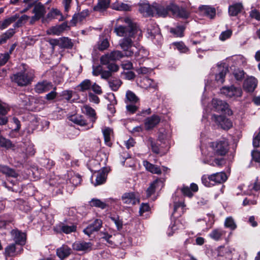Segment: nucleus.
Returning a JSON list of instances; mask_svg holds the SVG:
<instances>
[{
	"label": "nucleus",
	"mask_w": 260,
	"mask_h": 260,
	"mask_svg": "<svg viewBox=\"0 0 260 260\" xmlns=\"http://www.w3.org/2000/svg\"><path fill=\"white\" fill-rule=\"evenodd\" d=\"M171 3L169 5L155 4L153 5L154 11L159 16L166 17L169 11H171Z\"/></svg>",
	"instance_id": "nucleus-18"
},
{
	"label": "nucleus",
	"mask_w": 260,
	"mask_h": 260,
	"mask_svg": "<svg viewBox=\"0 0 260 260\" xmlns=\"http://www.w3.org/2000/svg\"><path fill=\"white\" fill-rule=\"evenodd\" d=\"M109 46V43L107 39L102 40L99 45V49L100 50H104L108 48Z\"/></svg>",
	"instance_id": "nucleus-64"
},
{
	"label": "nucleus",
	"mask_w": 260,
	"mask_h": 260,
	"mask_svg": "<svg viewBox=\"0 0 260 260\" xmlns=\"http://www.w3.org/2000/svg\"><path fill=\"white\" fill-rule=\"evenodd\" d=\"M211 119L212 121H214L217 125L223 129H228L232 126V123L231 120L223 116L213 114L212 116Z\"/></svg>",
	"instance_id": "nucleus-7"
},
{
	"label": "nucleus",
	"mask_w": 260,
	"mask_h": 260,
	"mask_svg": "<svg viewBox=\"0 0 260 260\" xmlns=\"http://www.w3.org/2000/svg\"><path fill=\"white\" fill-rule=\"evenodd\" d=\"M17 16H13L8 19H5L3 22H0V29L3 30L6 28H7L8 26H9L12 23L14 22Z\"/></svg>",
	"instance_id": "nucleus-50"
},
{
	"label": "nucleus",
	"mask_w": 260,
	"mask_h": 260,
	"mask_svg": "<svg viewBox=\"0 0 260 260\" xmlns=\"http://www.w3.org/2000/svg\"><path fill=\"white\" fill-rule=\"evenodd\" d=\"M200 13L210 19H214L216 15V10L209 6H202L199 7Z\"/></svg>",
	"instance_id": "nucleus-17"
},
{
	"label": "nucleus",
	"mask_w": 260,
	"mask_h": 260,
	"mask_svg": "<svg viewBox=\"0 0 260 260\" xmlns=\"http://www.w3.org/2000/svg\"><path fill=\"white\" fill-rule=\"evenodd\" d=\"M173 45H174L180 53H185L189 51L188 48L182 42H174L173 43Z\"/></svg>",
	"instance_id": "nucleus-49"
},
{
	"label": "nucleus",
	"mask_w": 260,
	"mask_h": 260,
	"mask_svg": "<svg viewBox=\"0 0 260 260\" xmlns=\"http://www.w3.org/2000/svg\"><path fill=\"white\" fill-rule=\"evenodd\" d=\"M232 34V31L231 29H228L225 31H222L220 36L219 39L222 41L226 40L230 38Z\"/></svg>",
	"instance_id": "nucleus-61"
},
{
	"label": "nucleus",
	"mask_w": 260,
	"mask_h": 260,
	"mask_svg": "<svg viewBox=\"0 0 260 260\" xmlns=\"http://www.w3.org/2000/svg\"><path fill=\"white\" fill-rule=\"evenodd\" d=\"M60 16V18L59 19V21H62L64 19L63 16L62 15L60 11L57 9H52L47 14V18L49 19L56 18L57 16Z\"/></svg>",
	"instance_id": "nucleus-41"
},
{
	"label": "nucleus",
	"mask_w": 260,
	"mask_h": 260,
	"mask_svg": "<svg viewBox=\"0 0 260 260\" xmlns=\"http://www.w3.org/2000/svg\"><path fill=\"white\" fill-rule=\"evenodd\" d=\"M161 142L160 140L155 141L151 138H148L147 140V144L151 148L152 151L156 154H159L161 155L165 154L166 152V150L163 149L162 146H160Z\"/></svg>",
	"instance_id": "nucleus-9"
},
{
	"label": "nucleus",
	"mask_w": 260,
	"mask_h": 260,
	"mask_svg": "<svg viewBox=\"0 0 260 260\" xmlns=\"http://www.w3.org/2000/svg\"><path fill=\"white\" fill-rule=\"evenodd\" d=\"M202 182L203 184L207 187H210L211 185H213L212 181L210 180V175H203L202 177Z\"/></svg>",
	"instance_id": "nucleus-63"
},
{
	"label": "nucleus",
	"mask_w": 260,
	"mask_h": 260,
	"mask_svg": "<svg viewBox=\"0 0 260 260\" xmlns=\"http://www.w3.org/2000/svg\"><path fill=\"white\" fill-rule=\"evenodd\" d=\"M160 121V118L158 116L153 115L147 118L145 122L146 129H150L155 126Z\"/></svg>",
	"instance_id": "nucleus-28"
},
{
	"label": "nucleus",
	"mask_w": 260,
	"mask_h": 260,
	"mask_svg": "<svg viewBox=\"0 0 260 260\" xmlns=\"http://www.w3.org/2000/svg\"><path fill=\"white\" fill-rule=\"evenodd\" d=\"M205 156V158L203 159V162L205 164H208L212 166H221L224 164V159L222 158L213 159V157Z\"/></svg>",
	"instance_id": "nucleus-30"
},
{
	"label": "nucleus",
	"mask_w": 260,
	"mask_h": 260,
	"mask_svg": "<svg viewBox=\"0 0 260 260\" xmlns=\"http://www.w3.org/2000/svg\"><path fill=\"white\" fill-rule=\"evenodd\" d=\"M29 16L26 15H22L17 21L14 25V27H19L21 26L24 23L26 22L29 19Z\"/></svg>",
	"instance_id": "nucleus-62"
},
{
	"label": "nucleus",
	"mask_w": 260,
	"mask_h": 260,
	"mask_svg": "<svg viewBox=\"0 0 260 260\" xmlns=\"http://www.w3.org/2000/svg\"><path fill=\"white\" fill-rule=\"evenodd\" d=\"M249 190L250 192H248L247 194H251L253 193L252 191L254 190L256 191L260 190V179H257L253 185H250L248 186Z\"/></svg>",
	"instance_id": "nucleus-57"
},
{
	"label": "nucleus",
	"mask_w": 260,
	"mask_h": 260,
	"mask_svg": "<svg viewBox=\"0 0 260 260\" xmlns=\"http://www.w3.org/2000/svg\"><path fill=\"white\" fill-rule=\"evenodd\" d=\"M229 150L228 141L225 139H222L216 142H211L208 143L205 148H202V154L213 157L214 156H224Z\"/></svg>",
	"instance_id": "nucleus-1"
},
{
	"label": "nucleus",
	"mask_w": 260,
	"mask_h": 260,
	"mask_svg": "<svg viewBox=\"0 0 260 260\" xmlns=\"http://www.w3.org/2000/svg\"><path fill=\"white\" fill-rule=\"evenodd\" d=\"M88 11H83L80 13L75 14L70 21V24L72 26L76 25L78 23L82 22L84 19L87 16Z\"/></svg>",
	"instance_id": "nucleus-29"
},
{
	"label": "nucleus",
	"mask_w": 260,
	"mask_h": 260,
	"mask_svg": "<svg viewBox=\"0 0 260 260\" xmlns=\"http://www.w3.org/2000/svg\"><path fill=\"white\" fill-rule=\"evenodd\" d=\"M213 72L216 70L218 73L215 75V80L220 84L223 83L225 75L228 72V68L225 66V64H217L216 67L212 69Z\"/></svg>",
	"instance_id": "nucleus-6"
},
{
	"label": "nucleus",
	"mask_w": 260,
	"mask_h": 260,
	"mask_svg": "<svg viewBox=\"0 0 260 260\" xmlns=\"http://www.w3.org/2000/svg\"><path fill=\"white\" fill-rule=\"evenodd\" d=\"M184 28L182 26H178L176 28H171L170 30L171 32L176 37H181L183 36V33Z\"/></svg>",
	"instance_id": "nucleus-55"
},
{
	"label": "nucleus",
	"mask_w": 260,
	"mask_h": 260,
	"mask_svg": "<svg viewBox=\"0 0 260 260\" xmlns=\"http://www.w3.org/2000/svg\"><path fill=\"white\" fill-rule=\"evenodd\" d=\"M184 204L182 202H175L174 203V211L172 215L174 216L175 217H178L181 216L184 212Z\"/></svg>",
	"instance_id": "nucleus-34"
},
{
	"label": "nucleus",
	"mask_w": 260,
	"mask_h": 260,
	"mask_svg": "<svg viewBox=\"0 0 260 260\" xmlns=\"http://www.w3.org/2000/svg\"><path fill=\"white\" fill-rule=\"evenodd\" d=\"M105 143L108 146L111 145V136L113 133L112 129L109 127H106L103 130Z\"/></svg>",
	"instance_id": "nucleus-40"
},
{
	"label": "nucleus",
	"mask_w": 260,
	"mask_h": 260,
	"mask_svg": "<svg viewBox=\"0 0 260 260\" xmlns=\"http://www.w3.org/2000/svg\"><path fill=\"white\" fill-rule=\"evenodd\" d=\"M123 165L131 168H134L135 166V160L133 158L127 157L124 160L122 161Z\"/></svg>",
	"instance_id": "nucleus-59"
},
{
	"label": "nucleus",
	"mask_w": 260,
	"mask_h": 260,
	"mask_svg": "<svg viewBox=\"0 0 260 260\" xmlns=\"http://www.w3.org/2000/svg\"><path fill=\"white\" fill-rule=\"evenodd\" d=\"M132 38L125 37L119 42V45L122 50L125 57H131L138 50L137 47L134 44Z\"/></svg>",
	"instance_id": "nucleus-3"
},
{
	"label": "nucleus",
	"mask_w": 260,
	"mask_h": 260,
	"mask_svg": "<svg viewBox=\"0 0 260 260\" xmlns=\"http://www.w3.org/2000/svg\"><path fill=\"white\" fill-rule=\"evenodd\" d=\"M235 250L234 248L231 247L221 246L219 248L218 254L220 256H225L231 254Z\"/></svg>",
	"instance_id": "nucleus-42"
},
{
	"label": "nucleus",
	"mask_w": 260,
	"mask_h": 260,
	"mask_svg": "<svg viewBox=\"0 0 260 260\" xmlns=\"http://www.w3.org/2000/svg\"><path fill=\"white\" fill-rule=\"evenodd\" d=\"M117 23L125 22L127 24V27L123 26L121 25H117L114 29V32L120 36H128L129 38H134L135 34L139 36L141 35V31L138 28L132 24L131 19L128 17L119 18L117 20Z\"/></svg>",
	"instance_id": "nucleus-2"
},
{
	"label": "nucleus",
	"mask_w": 260,
	"mask_h": 260,
	"mask_svg": "<svg viewBox=\"0 0 260 260\" xmlns=\"http://www.w3.org/2000/svg\"><path fill=\"white\" fill-rule=\"evenodd\" d=\"M102 225V221L100 219H95L93 223L89 224L83 230L85 234L90 236L94 232L98 231Z\"/></svg>",
	"instance_id": "nucleus-16"
},
{
	"label": "nucleus",
	"mask_w": 260,
	"mask_h": 260,
	"mask_svg": "<svg viewBox=\"0 0 260 260\" xmlns=\"http://www.w3.org/2000/svg\"><path fill=\"white\" fill-rule=\"evenodd\" d=\"M56 88L53 86V89L49 93L47 94L45 97V98L48 101H51L55 99L57 95V92L55 91Z\"/></svg>",
	"instance_id": "nucleus-60"
},
{
	"label": "nucleus",
	"mask_w": 260,
	"mask_h": 260,
	"mask_svg": "<svg viewBox=\"0 0 260 260\" xmlns=\"http://www.w3.org/2000/svg\"><path fill=\"white\" fill-rule=\"evenodd\" d=\"M224 225L225 227L230 228L231 230H234L237 228V225L231 216L226 218Z\"/></svg>",
	"instance_id": "nucleus-45"
},
{
	"label": "nucleus",
	"mask_w": 260,
	"mask_h": 260,
	"mask_svg": "<svg viewBox=\"0 0 260 260\" xmlns=\"http://www.w3.org/2000/svg\"><path fill=\"white\" fill-rule=\"evenodd\" d=\"M188 6L185 7H180L173 3H171V12L174 15L182 18H187L189 15V12L186 10Z\"/></svg>",
	"instance_id": "nucleus-8"
},
{
	"label": "nucleus",
	"mask_w": 260,
	"mask_h": 260,
	"mask_svg": "<svg viewBox=\"0 0 260 260\" xmlns=\"http://www.w3.org/2000/svg\"><path fill=\"white\" fill-rule=\"evenodd\" d=\"M92 84L90 80L85 79L77 86V89L81 92L89 90L91 88Z\"/></svg>",
	"instance_id": "nucleus-33"
},
{
	"label": "nucleus",
	"mask_w": 260,
	"mask_h": 260,
	"mask_svg": "<svg viewBox=\"0 0 260 260\" xmlns=\"http://www.w3.org/2000/svg\"><path fill=\"white\" fill-rule=\"evenodd\" d=\"M60 46L64 48H71L73 46V43L68 38L63 37L60 38Z\"/></svg>",
	"instance_id": "nucleus-56"
},
{
	"label": "nucleus",
	"mask_w": 260,
	"mask_h": 260,
	"mask_svg": "<svg viewBox=\"0 0 260 260\" xmlns=\"http://www.w3.org/2000/svg\"><path fill=\"white\" fill-rule=\"evenodd\" d=\"M112 59L113 61L119 60L125 57L123 52L119 50H113L110 53Z\"/></svg>",
	"instance_id": "nucleus-51"
},
{
	"label": "nucleus",
	"mask_w": 260,
	"mask_h": 260,
	"mask_svg": "<svg viewBox=\"0 0 260 260\" xmlns=\"http://www.w3.org/2000/svg\"><path fill=\"white\" fill-rule=\"evenodd\" d=\"M0 172L6 175L7 176L12 177L15 178L18 176V174L14 170L2 165H0Z\"/></svg>",
	"instance_id": "nucleus-32"
},
{
	"label": "nucleus",
	"mask_w": 260,
	"mask_h": 260,
	"mask_svg": "<svg viewBox=\"0 0 260 260\" xmlns=\"http://www.w3.org/2000/svg\"><path fill=\"white\" fill-rule=\"evenodd\" d=\"M121 200L123 204L127 205H133L139 203V199L134 192H126L124 193Z\"/></svg>",
	"instance_id": "nucleus-15"
},
{
	"label": "nucleus",
	"mask_w": 260,
	"mask_h": 260,
	"mask_svg": "<svg viewBox=\"0 0 260 260\" xmlns=\"http://www.w3.org/2000/svg\"><path fill=\"white\" fill-rule=\"evenodd\" d=\"M33 144L30 142L23 143L20 145V150L18 149L17 151L19 153L25 154L26 155L31 156L35 154V150Z\"/></svg>",
	"instance_id": "nucleus-22"
},
{
	"label": "nucleus",
	"mask_w": 260,
	"mask_h": 260,
	"mask_svg": "<svg viewBox=\"0 0 260 260\" xmlns=\"http://www.w3.org/2000/svg\"><path fill=\"white\" fill-rule=\"evenodd\" d=\"M225 234V232L220 229H216L213 230L210 234L209 237L215 240L218 241L221 239V237L224 235Z\"/></svg>",
	"instance_id": "nucleus-35"
},
{
	"label": "nucleus",
	"mask_w": 260,
	"mask_h": 260,
	"mask_svg": "<svg viewBox=\"0 0 260 260\" xmlns=\"http://www.w3.org/2000/svg\"><path fill=\"white\" fill-rule=\"evenodd\" d=\"M92 244L85 241H76L72 244V248L76 251H88L91 250Z\"/></svg>",
	"instance_id": "nucleus-14"
},
{
	"label": "nucleus",
	"mask_w": 260,
	"mask_h": 260,
	"mask_svg": "<svg viewBox=\"0 0 260 260\" xmlns=\"http://www.w3.org/2000/svg\"><path fill=\"white\" fill-rule=\"evenodd\" d=\"M71 252V248L67 245H62L56 249V255L61 260H63L68 257Z\"/></svg>",
	"instance_id": "nucleus-23"
},
{
	"label": "nucleus",
	"mask_w": 260,
	"mask_h": 260,
	"mask_svg": "<svg viewBox=\"0 0 260 260\" xmlns=\"http://www.w3.org/2000/svg\"><path fill=\"white\" fill-rule=\"evenodd\" d=\"M11 79L13 81L16 83L19 86H23L30 83L32 76L31 74L28 73L19 72L13 75Z\"/></svg>",
	"instance_id": "nucleus-4"
},
{
	"label": "nucleus",
	"mask_w": 260,
	"mask_h": 260,
	"mask_svg": "<svg viewBox=\"0 0 260 260\" xmlns=\"http://www.w3.org/2000/svg\"><path fill=\"white\" fill-rule=\"evenodd\" d=\"M228 177L224 172L216 173L210 175V180L212 181L213 185L220 184L225 182Z\"/></svg>",
	"instance_id": "nucleus-25"
},
{
	"label": "nucleus",
	"mask_w": 260,
	"mask_h": 260,
	"mask_svg": "<svg viewBox=\"0 0 260 260\" xmlns=\"http://www.w3.org/2000/svg\"><path fill=\"white\" fill-rule=\"evenodd\" d=\"M243 6L241 3H237L232 6H230L229 8V13L230 16H236L239 13H240Z\"/></svg>",
	"instance_id": "nucleus-38"
},
{
	"label": "nucleus",
	"mask_w": 260,
	"mask_h": 260,
	"mask_svg": "<svg viewBox=\"0 0 260 260\" xmlns=\"http://www.w3.org/2000/svg\"><path fill=\"white\" fill-rule=\"evenodd\" d=\"M164 179H156L148 188L147 190V197L151 196L154 192L155 189L161 188L164 185Z\"/></svg>",
	"instance_id": "nucleus-24"
},
{
	"label": "nucleus",
	"mask_w": 260,
	"mask_h": 260,
	"mask_svg": "<svg viewBox=\"0 0 260 260\" xmlns=\"http://www.w3.org/2000/svg\"><path fill=\"white\" fill-rule=\"evenodd\" d=\"M108 83L110 87L112 90L116 91L121 86L122 82L120 80L116 79L109 80Z\"/></svg>",
	"instance_id": "nucleus-44"
},
{
	"label": "nucleus",
	"mask_w": 260,
	"mask_h": 260,
	"mask_svg": "<svg viewBox=\"0 0 260 260\" xmlns=\"http://www.w3.org/2000/svg\"><path fill=\"white\" fill-rule=\"evenodd\" d=\"M69 28L70 26L68 25V23L66 22L60 25L50 27L47 30V33L48 35L59 36L64 30L69 29Z\"/></svg>",
	"instance_id": "nucleus-12"
},
{
	"label": "nucleus",
	"mask_w": 260,
	"mask_h": 260,
	"mask_svg": "<svg viewBox=\"0 0 260 260\" xmlns=\"http://www.w3.org/2000/svg\"><path fill=\"white\" fill-rule=\"evenodd\" d=\"M113 61L112 59L111 55L109 53L106 54L101 56L100 58V61L101 64L103 65H108L110 63V61Z\"/></svg>",
	"instance_id": "nucleus-58"
},
{
	"label": "nucleus",
	"mask_w": 260,
	"mask_h": 260,
	"mask_svg": "<svg viewBox=\"0 0 260 260\" xmlns=\"http://www.w3.org/2000/svg\"><path fill=\"white\" fill-rule=\"evenodd\" d=\"M221 93L226 97L236 99L242 95V91L240 88L236 87L233 85L231 86H223L220 89Z\"/></svg>",
	"instance_id": "nucleus-5"
},
{
	"label": "nucleus",
	"mask_w": 260,
	"mask_h": 260,
	"mask_svg": "<svg viewBox=\"0 0 260 260\" xmlns=\"http://www.w3.org/2000/svg\"><path fill=\"white\" fill-rule=\"evenodd\" d=\"M13 144L10 140L4 138L1 134L0 130V147L10 148L12 147Z\"/></svg>",
	"instance_id": "nucleus-47"
},
{
	"label": "nucleus",
	"mask_w": 260,
	"mask_h": 260,
	"mask_svg": "<svg viewBox=\"0 0 260 260\" xmlns=\"http://www.w3.org/2000/svg\"><path fill=\"white\" fill-rule=\"evenodd\" d=\"M212 105L213 110L217 112H222L228 108V105L226 102L216 99L212 100Z\"/></svg>",
	"instance_id": "nucleus-21"
},
{
	"label": "nucleus",
	"mask_w": 260,
	"mask_h": 260,
	"mask_svg": "<svg viewBox=\"0 0 260 260\" xmlns=\"http://www.w3.org/2000/svg\"><path fill=\"white\" fill-rule=\"evenodd\" d=\"M9 111V106L0 100V125H6L8 123V117L4 116L6 115Z\"/></svg>",
	"instance_id": "nucleus-13"
},
{
	"label": "nucleus",
	"mask_w": 260,
	"mask_h": 260,
	"mask_svg": "<svg viewBox=\"0 0 260 260\" xmlns=\"http://www.w3.org/2000/svg\"><path fill=\"white\" fill-rule=\"evenodd\" d=\"M107 171L106 169L103 168L99 170L96 174L95 186L101 185L105 182L107 178Z\"/></svg>",
	"instance_id": "nucleus-27"
},
{
	"label": "nucleus",
	"mask_w": 260,
	"mask_h": 260,
	"mask_svg": "<svg viewBox=\"0 0 260 260\" xmlns=\"http://www.w3.org/2000/svg\"><path fill=\"white\" fill-rule=\"evenodd\" d=\"M139 10L144 15L148 16L152 15L154 11L153 5L150 6L148 4H144L140 6Z\"/></svg>",
	"instance_id": "nucleus-37"
},
{
	"label": "nucleus",
	"mask_w": 260,
	"mask_h": 260,
	"mask_svg": "<svg viewBox=\"0 0 260 260\" xmlns=\"http://www.w3.org/2000/svg\"><path fill=\"white\" fill-rule=\"evenodd\" d=\"M125 96V102L126 104H136L139 101L138 96L131 90L126 91Z\"/></svg>",
	"instance_id": "nucleus-36"
},
{
	"label": "nucleus",
	"mask_w": 260,
	"mask_h": 260,
	"mask_svg": "<svg viewBox=\"0 0 260 260\" xmlns=\"http://www.w3.org/2000/svg\"><path fill=\"white\" fill-rule=\"evenodd\" d=\"M90 204L92 206L99 207L101 209H105L107 206L105 203L96 199H92L90 201Z\"/></svg>",
	"instance_id": "nucleus-54"
},
{
	"label": "nucleus",
	"mask_w": 260,
	"mask_h": 260,
	"mask_svg": "<svg viewBox=\"0 0 260 260\" xmlns=\"http://www.w3.org/2000/svg\"><path fill=\"white\" fill-rule=\"evenodd\" d=\"M5 254L8 256H12L16 254V247L14 244L9 245L5 248Z\"/></svg>",
	"instance_id": "nucleus-52"
},
{
	"label": "nucleus",
	"mask_w": 260,
	"mask_h": 260,
	"mask_svg": "<svg viewBox=\"0 0 260 260\" xmlns=\"http://www.w3.org/2000/svg\"><path fill=\"white\" fill-rule=\"evenodd\" d=\"M70 120L74 123L81 126H84L86 124V122L81 116L73 115L71 117Z\"/></svg>",
	"instance_id": "nucleus-43"
},
{
	"label": "nucleus",
	"mask_w": 260,
	"mask_h": 260,
	"mask_svg": "<svg viewBox=\"0 0 260 260\" xmlns=\"http://www.w3.org/2000/svg\"><path fill=\"white\" fill-rule=\"evenodd\" d=\"M12 237L17 244L23 245L25 243L26 235L25 233L16 229L11 232Z\"/></svg>",
	"instance_id": "nucleus-19"
},
{
	"label": "nucleus",
	"mask_w": 260,
	"mask_h": 260,
	"mask_svg": "<svg viewBox=\"0 0 260 260\" xmlns=\"http://www.w3.org/2000/svg\"><path fill=\"white\" fill-rule=\"evenodd\" d=\"M113 9L117 11H130L131 6L127 4L117 2L113 4Z\"/></svg>",
	"instance_id": "nucleus-39"
},
{
	"label": "nucleus",
	"mask_w": 260,
	"mask_h": 260,
	"mask_svg": "<svg viewBox=\"0 0 260 260\" xmlns=\"http://www.w3.org/2000/svg\"><path fill=\"white\" fill-rule=\"evenodd\" d=\"M134 53H135L136 59L138 60L144 59L148 55L147 51L143 48L139 49L138 51L136 50Z\"/></svg>",
	"instance_id": "nucleus-46"
},
{
	"label": "nucleus",
	"mask_w": 260,
	"mask_h": 260,
	"mask_svg": "<svg viewBox=\"0 0 260 260\" xmlns=\"http://www.w3.org/2000/svg\"><path fill=\"white\" fill-rule=\"evenodd\" d=\"M33 6L34 7L32 13L35 14V15L32 16V19H40L42 17H44L46 13L44 6L40 2L35 1V3Z\"/></svg>",
	"instance_id": "nucleus-11"
},
{
	"label": "nucleus",
	"mask_w": 260,
	"mask_h": 260,
	"mask_svg": "<svg viewBox=\"0 0 260 260\" xmlns=\"http://www.w3.org/2000/svg\"><path fill=\"white\" fill-rule=\"evenodd\" d=\"M143 164L146 170L151 173L160 174L161 173V170L158 167L150 163L147 160H144Z\"/></svg>",
	"instance_id": "nucleus-31"
},
{
	"label": "nucleus",
	"mask_w": 260,
	"mask_h": 260,
	"mask_svg": "<svg viewBox=\"0 0 260 260\" xmlns=\"http://www.w3.org/2000/svg\"><path fill=\"white\" fill-rule=\"evenodd\" d=\"M257 81L253 77L247 78L244 83L243 87L248 92H253L257 86Z\"/></svg>",
	"instance_id": "nucleus-26"
},
{
	"label": "nucleus",
	"mask_w": 260,
	"mask_h": 260,
	"mask_svg": "<svg viewBox=\"0 0 260 260\" xmlns=\"http://www.w3.org/2000/svg\"><path fill=\"white\" fill-rule=\"evenodd\" d=\"M52 84L47 81L38 83L35 88V91L39 93L47 92L53 88Z\"/></svg>",
	"instance_id": "nucleus-20"
},
{
	"label": "nucleus",
	"mask_w": 260,
	"mask_h": 260,
	"mask_svg": "<svg viewBox=\"0 0 260 260\" xmlns=\"http://www.w3.org/2000/svg\"><path fill=\"white\" fill-rule=\"evenodd\" d=\"M84 110L86 114L89 116L90 121H91L92 123L95 122L96 118L94 110L88 106H85Z\"/></svg>",
	"instance_id": "nucleus-48"
},
{
	"label": "nucleus",
	"mask_w": 260,
	"mask_h": 260,
	"mask_svg": "<svg viewBox=\"0 0 260 260\" xmlns=\"http://www.w3.org/2000/svg\"><path fill=\"white\" fill-rule=\"evenodd\" d=\"M76 229L77 226L74 224L68 225L62 223L58 224L54 228V230L57 233H63L66 234H69L71 233L75 232H76Z\"/></svg>",
	"instance_id": "nucleus-10"
},
{
	"label": "nucleus",
	"mask_w": 260,
	"mask_h": 260,
	"mask_svg": "<svg viewBox=\"0 0 260 260\" xmlns=\"http://www.w3.org/2000/svg\"><path fill=\"white\" fill-rule=\"evenodd\" d=\"M81 181V179L79 175L73 174L72 175L71 178L67 181V183H70L72 184L74 186H77L80 183Z\"/></svg>",
	"instance_id": "nucleus-53"
}]
</instances>
